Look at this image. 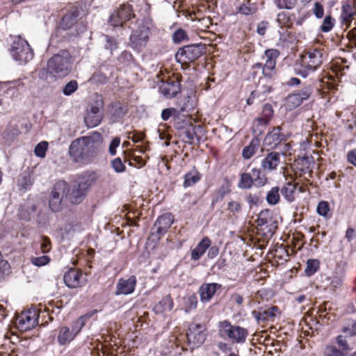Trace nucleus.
<instances>
[{
  "label": "nucleus",
  "instance_id": "f257e3e1",
  "mask_svg": "<svg viewBox=\"0 0 356 356\" xmlns=\"http://www.w3.org/2000/svg\"><path fill=\"white\" fill-rule=\"evenodd\" d=\"M325 58V51L322 48L310 49L304 51L295 65V73L307 78L318 69Z\"/></svg>",
  "mask_w": 356,
  "mask_h": 356
},
{
  "label": "nucleus",
  "instance_id": "f03ea898",
  "mask_svg": "<svg viewBox=\"0 0 356 356\" xmlns=\"http://www.w3.org/2000/svg\"><path fill=\"white\" fill-rule=\"evenodd\" d=\"M348 60L345 58H339L334 60L331 67L332 74L328 72H323L321 77L318 81L317 90L319 94L323 97L330 90H335L337 86V79L345 74V70L349 68L347 65Z\"/></svg>",
  "mask_w": 356,
  "mask_h": 356
},
{
  "label": "nucleus",
  "instance_id": "7ed1b4c3",
  "mask_svg": "<svg viewBox=\"0 0 356 356\" xmlns=\"http://www.w3.org/2000/svg\"><path fill=\"white\" fill-rule=\"evenodd\" d=\"M81 8L77 4L69 5L63 10L62 17L58 22V29L71 31L76 36L86 30L81 14Z\"/></svg>",
  "mask_w": 356,
  "mask_h": 356
},
{
  "label": "nucleus",
  "instance_id": "20e7f679",
  "mask_svg": "<svg viewBox=\"0 0 356 356\" xmlns=\"http://www.w3.org/2000/svg\"><path fill=\"white\" fill-rule=\"evenodd\" d=\"M280 54L279 50L276 49H266L262 56L265 62L264 63L257 62L252 65L249 72L250 76L254 79L261 73L265 79H273L277 73L276 64Z\"/></svg>",
  "mask_w": 356,
  "mask_h": 356
},
{
  "label": "nucleus",
  "instance_id": "39448f33",
  "mask_svg": "<svg viewBox=\"0 0 356 356\" xmlns=\"http://www.w3.org/2000/svg\"><path fill=\"white\" fill-rule=\"evenodd\" d=\"M42 311L48 314H49L50 312L58 314L59 313V308H55L53 304L49 302L48 305H40L38 309L33 307L24 311L17 316L15 321L16 327L22 332H25L33 328L38 324L40 315L39 312H42Z\"/></svg>",
  "mask_w": 356,
  "mask_h": 356
},
{
  "label": "nucleus",
  "instance_id": "423d86ee",
  "mask_svg": "<svg viewBox=\"0 0 356 356\" xmlns=\"http://www.w3.org/2000/svg\"><path fill=\"white\" fill-rule=\"evenodd\" d=\"M72 60L70 52L61 49L53 55L47 61V72L54 77L63 78L67 76L72 70Z\"/></svg>",
  "mask_w": 356,
  "mask_h": 356
},
{
  "label": "nucleus",
  "instance_id": "0eeeda50",
  "mask_svg": "<svg viewBox=\"0 0 356 356\" xmlns=\"http://www.w3.org/2000/svg\"><path fill=\"white\" fill-rule=\"evenodd\" d=\"M131 33L129 36L131 47L138 51H143L147 46L153 28L152 22L143 19H137L134 26L130 27Z\"/></svg>",
  "mask_w": 356,
  "mask_h": 356
},
{
  "label": "nucleus",
  "instance_id": "6e6552de",
  "mask_svg": "<svg viewBox=\"0 0 356 356\" xmlns=\"http://www.w3.org/2000/svg\"><path fill=\"white\" fill-rule=\"evenodd\" d=\"M206 51V47L202 44H195L184 46L179 48L175 54L176 60L181 63L182 67L188 68L201 57Z\"/></svg>",
  "mask_w": 356,
  "mask_h": 356
},
{
  "label": "nucleus",
  "instance_id": "1a4fd4ad",
  "mask_svg": "<svg viewBox=\"0 0 356 356\" xmlns=\"http://www.w3.org/2000/svg\"><path fill=\"white\" fill-rule=\"evenodd\" d=\"M92 147L90 136L81 137L72 143L69 153L74 161L86 162L91 156Z\"/></svg>",
  "mask_w": 356,
  "mask_h": 356
},
{
  "label": "nucleus",
  "instance_id": "9d476101",
  "mask_svg": "<svg viewBox=\"0 0 356 356\" xmlns=\"http://www.w3.org/2000/svg\"><path fill=\"white\" fill-rule=\"evenodd\" d=\"M10 52L12 57L20 63H26L33 58V51L28 42L20 36L13 41Z\"/></svg>",
  "mask_w": 356,
  "mask_h": 356
},
{
  "label": "nucleus",
  "instance_id": "9b49d317",
  "mask_svg": "<svg viewBox=\"0 0 356 356\" xmlns=\"http://www.w3.org/2000/svg\"><path fill=\"white\" fill-rule=\"evenodd\" d=\"M219 332L221 337L227 338L235 343H243L248 334L246 329L240 326L233 325L227 321L220 323Z\"/></svg>",
  "mask_w": 356,
  "mask_h": 356
},
{
  "label": "nucleus",
  "instance_id": "f8f14e48",
  "mask_svg": "<svg viewBox=\"0 0 356 356\" xmlns=\"http://www.w3.org/2000/svg\"><path fill=\"white\" fill-rule=\"evenodd\" d=\"M104 106L103 98L97 95L94 102L90 105L84 117V122L88 127L92 128L97 126L103 118L102 109Z\"/></svg>",
  "mask_w": 356,
  "mask_h": 356
},
{
  "label": "nucleus",
  "instance_id": "ddd939ff",
  "mask_svg": "<svg viewBox=\"0 0 356 356\" xmlns=\"http://www.w3.org/2000/svg\"><path fill=\"white\" fill-rule=\"evenodd\" d=\"M83 327L82 319H76L70 327L62 326L59 328L58 332V343L60 346H66L72 342L76 337L81 332Z\"/></svg>",
  "mask_w": 356,
  "mask_h": 356
},
{
  "label": "nucleus",
  "instance_id": "4468645a",
  "mask_svg": "<svg viewBox=\"0 0 356 356\" xmlns=\"http://www.w3.org/2000/svg\"><path fill=\"white\" fill-rule=\"evenodd\" d=\"M69 191V186L64 181H59L54 185L49 199V207L53 211L60 209L61 202Z\"/></svg>",
  "mask_w": 356,
  "mask_h": 356
},
{
  "label": "nucleus",
  "instance_id": "2eb2a0df",
  "mask_svg": "<svg viewBox=\"0 0 356 356\" xmlns=\"http://www.w3.org/2000/svg\"><path fill=\"white\" fill-rule=\"evenodd\" d=\"M181 91V83L178 77L174 74L168 76L161 81L159 92L164 97L171 99Z\"/></svg>",
  "mask_w": 356,
  "mask_h": 356
},
{
  "label": "nucleus",
  "instance_id": "dca6fc26",
  "mask_svg": "<svg viewBox=\"0 0 356 356\" xmlns=\"http://www.w3.org/2000/svg\"><path fill=\"white\" fill-rule=\"evenodd\" d=\"M356 16V0H346L342 2L339 22L341 28L348 29Z\"/></svg>",
  "mask_w": 356,
  "mask_h": 356
},
{
  "label": "nucleus",
  "instance_id": "f3484780",
  "mask_svg": "<svg viewBox=\"0 0 356 356\" xmlns=\"http://www.w3.org/2000/svg\"><path fill=\"white\" fill-rule=\"evenodd\" d=\"M135 17V14L131 5L124 3L118 10L110 17V23L113 26H121L122 24Z\"/></svg>",
  "mask_w": 356,
  "mask_h": 356
},
{
  "label": "nucleus",
  "instance_id": "a211bd4d",
  "mask_svg": "<svg viewBox=\"0 0 356 356\" xmlns=\"http://www.w3.org/2000/svg\"><path fill=\"white\" fill-rule=\"evenodd\" d=\"M129 108L128 102L115 100L108 106V115L113 122L122 120L127 114Z\"/></svg>",
  "mask_w": 356,
  "mask_h": 356
},
{
  "label": "nucleus",
  "instance_id": "6ab92c4d",
  "mask_svg": "<svg viewBox=\"0 0 356 356\" xmlns=\"http://www.w3.org/2000/svg\"><path fill=\"white\" fill-rule=\"evenodd\" d=\"M261 172L259 170L253 169L252 174L243 173L241 176L238 186L240 188H250L254 183L257 186H262L266 183V179L260 177Z\"/></svg>",
  "mask_w": 356,
  "mask_h": 356
},
{
  "label": "nucleus",
  "instance_id": "aec40b11",
  "mask_svg": "<svg viewBox=\"0 0 356 356\" xmlns=\"http://www.w3.org/2000/svg\"><path fill=\"white\" fill-rule=\"evenodd\" d=\"M65 284L69 288H77L83 286L87 280L81 270L76 268H70L64 275Z\"/></svg>",
  "mask_w": 356,
  "mask_h": 356
},
{
  "label": "nucleus",
  "instance_id": "412c9836",
  "mask_svg": "<svg viewBox=\"0 0 356 356\" xmlns=\"http://www.w3.org/2000/svg\"><path fill=\"white\" fill-rule=\"evenodd\" d=\"M174 124L179 134H197V131H200L202 129L200 126H194L191 119L186 116L181 118L177 115L175 118Z\"/></svg>",
  "mask_w": 356,
  "mask_h": 356
},
{
  "label": "nucleus",
  "instance_id": "4be33fe9",
  "mask_svg": "<svg viewBox=\"0 0 356 356\" xmlns=\"http://www.w3.org/2000/svg\"><path fill=\"white\" fill-rule=\"evenodd\" d=\"M205 337L202 327L199 325H191L187 333L188 343L193 346V348L202 344L205 340Z\"/></svg>",
  "mask_w": 356,
  "mask_h": 356
},
{
  "label": "nucleus",
  "instance_id": "5701e85b",
  "mask_svg": "<svg viewBox=\"0 0 356 356\" xmlns=\"http://www.w3.org/2000/svg\"><path fill=\"white\" fill-rule=\"evenodd\" d=\"M136 284L135 276H130L127 279L121 278L119 280L116 286V295H129L134 292Z\"/></svg>",
  "mask_w": 356,
  "mask_h": 356
},
{
  "label": "nucleus",
  "instance_id": "b1692460",
  "mask_svg": "<svg viewBox=\"0 0 356 356\" xmlns=\"http://www.w3.org/2000/svg\"><path fill=\"white\" fill-rule=\"evenodd\" d=\"M173 223V216L170 213H165L160 216L154 224V228L158 234H164Z\"/></svg>",
  "mask_w": 356,
  "mask_h": 356
},
{
  "label": "nucleus",
  "instance_id": "393cba45",
  "mask_svg": "<svg viewBox=\"0 0 356 356\" xmlns=\"http://www.w3.org/2000/svg\"><path fill=\"white\" fill-rule=\"evenodd\" d=\"M220 287V285L216 283H208L202 284L200 289V293L202 301H209L216 292L217 289H219Z\"/></svg>",
  "mask_w": 356,
  "mask_h": 356
},
{
  "label": "nucleus",
  "instance_id": "a878e982",
  "mask_svg": "<svg viewBox=\"0 0 356 356\" xmlns=\"http://www.w3.org/2000/svg\"><path fill=\"white\" fill-rule=\"evenodd\" d=\"M277 312V307H272L270 308L266 309H261L258 312L254 311L252 312V315L259 322L266 321L275 316Z\"/></svg>",
  "mask_w": 356,
  "mask_h": 356
},
{
  "label": "nucleus",
  "instance_id": "bb28decb",
  "mask_svg": "<svg viewBox=\"0 0 356 356\" xmlns=\"http://www.w3.org/2000/svg\"><path fill=\"white\" fill-rule=\"evenodd\" d=\"M294 14H291L286 11H281L277 15L276 21L279 26L282 29H292L293 26V22L291 16Z\"/></svg>",
  "mask_w": 356,
  "mask_h": 356
},
{
  "label": "nucleus",
  "instance_id": "cd10ccee",
  "mask_svg": "<svg viewBox=\"0 0 356 356\" xmlns=\"http://www.w3.org/2000/svg\"><path fill=\"white\" fill-rule=\"evenodd\" d=\"M96 179L97 177L95 173H84L79 179V190H81V191H86L95 182Z\"/></svg>",
  "mask_w": 356,
  "mask_h": 356
},
{
  "label": "nucleus",
  "instance_id": "c85d7f7f",
  "mask_svg": "<svg viewBox=\"0 0 356 356\" xmlns=\"http://www.w3.org/2000/svg\"><path fill=\"white\" fill-rule=\"evenodd\" d=\"M211 241L208 238H204L192 251L191 258L193 260H198L211 245Z\"/></svg>",
  "mask_w": 356,
  "mask_h": 356
},
{
  "label": "nucleus",
  "instance_id": "c756f323",
  "mask_svg": "<svg viewBox=\"0 0 356 356\" xmlns=\"http://www.w3.org/2000/svg\"><path fill=\"white\" fill-rule=\"evenodd\" d=\"M258 10V6L256 2L252 0H244L243 3L238 8L237 12L244 15H252Z\"/></svg>",
  "mask_w": 356,
  "mask_h": 356
},
{
  "label": "nucleus",
  "instance_id": "7c9ffc66",
  "mask_svg": "<svg viewBox=\"0 0 356 356\" xmlns=\"http://www.w3.org/2000/svg\"><path fill=\"white\" fill-rule=\"evenodd\" d=\"M280 163V154L270 153L262 161V167L266 170H275Z\"/></svg>",
  "mask_w": 356,
  "mask_h": 356
},
{
  "label": "nucleus",
  "instance_id": "2f4dec72",
  "mask_svg": "<svg viewBox=\"0 0 356 356\" xmlns=\"http://www.w3.org/2000/svg\"><path fill=\"white\" fill-rule=\"evenodd\" d=\"M181 102V111L186 112L187 115H191L197 104L195 96H186Z\"/></svg>",
  "mask_w": 356,
  "mask_h": 356
},
{
  "label": "nucleus",
  "instance_id": "473e14b6",
  "mask_svg": "<svg viewBox=\"0 0 356 356\" xmlns=\"http://www.w3.org/2000/svg\"><path fill=\"white\" fill-rule=\"evenodd\" d=\"M189 17L193 21L197 20L198 24H197L196 26L197 29H200L202 31H207L208 29H209L210 26L212 25V19L210 17H203L199 18L197 17L195 13H190Z\"/></svg>",
  "mask_w": 356,
  "mask_h": 356
},
{
  "label": "nucleus",
  "instance_id": "72a5a7b5",
  "mask_svg": "<svg viewBox=\"0 0 356 356\" xmlns=\"http://www.w3.org/2000/svg\"><path fill=\"white\" fill-rule=\"evenodd\" d=\"M173 307L172 300L169 297H165L154 307V311L157 314H163L170 312Z\"/></svg>",
  "mask_w": 356,
  "mask_h": 356
},
{
  "label": "nucleus",
  "instance_id": "f704fd0d",
  "mask_svg": "<svg viewBox=\"0 0 356 356\" xmlns=\"http://www.w3.org/2000/svg\"><path fill=\"white\" fill-rule=\"evenodd\" d=\"M200 174L197 170L193 169L184 175V187L188 188L195 185L200 181Z\"/></svg>",
  "mask_w": 356,
  "mask_h": 356
},
{
  "label": "nucleus",
  "instance_id": "c9c22d12",
  "mask_svg": "<svg viewBox=\"0 0 356 356\" xmlns=\"http://www.w3.org/2000/svg\"><path fill=\"white\" fill-rule=\"evenodd\" d=\"M270 122L260 118H255L252 124L253 134H264L267 129Z\"/></svg>",
  "mask_w": 356,
  "mask_h": 356
},
{
  "label": "nucleus",
  "instance_id": "e433bc0d",
  "mask_svg": "<svg viewBox=\"0 0 356 356\" xmlns=\"http://www.w3.org/2000/svg\"><path fill=\"white\" fill-rule=\"evenodd\" d=\"M335 24V19L329 13L324 17L322 24L319 26V31L322 33H328L332 31Z\"/></svg>",
  "mask_w": 356,
  "mask_h": 356
},
{
  "label": "nucleus",
  "instance_id": "4c0bfd02",
  "mask_svg": "<svg viewBox=\"0 0 356 356\" xmlns=\"http://www.w3.org/2000/svg\"><path fill=\"white\" fill-rule=\"evenodd\" d=\"M298 0H273V3L279 10H293L297 4Z\"/></svg>",
  "mask_w": 356,
  "mask_h": 356
},
{
  "label": "nucleus",
  "instance_id": "58836bf2",
  "mask_svg": "<svg viewBox=\"0 0 356 356\" xmlns=\"http://www.w3.org/2000/svg\"><path fill=\"white\" fill-rule=\"evenodd\" d=\"M300 99L295 92L288 95L284 103L286 109L291 111L300 106L302 103Z\"/></svg>",
  "mask_w": 356,
  "mask_h": 356
},
{
  "label": "nucleus",
  "instance_id": "ea45409f",
  "mask_svg": "<svg viewBox=\"0 0 356 356\" xmlns=\"http://www.w3.org/2000/svg\"><path fill=\"white\" fill-rule=\"evenodd\" d=\"M296 188L295 184L288 182L282 189V194L288 202H291L294 200Z\"/></svg>",
  "mask_w": 356,
  "mask_h": 356
},
{
  "label": "nucleus",
  "instance_id": "a19ab883",
  "mask_svg": "<svg viewBox=\"0 0 356 356\" xmlns=\"http://www.w3.org/2000/svg\"><path fill=\"white\" fill-rule=\"evenodd\" d=\"M273 115L274 110L273 106L269 103L264 104L262 107V111L259 118H263L268 122H270Z\"/></svg>",
  "mask_w": 356,
  "mask_h": 356
},
{
  "label": "nucleus",
  "instance_id": "79ce46f5",
  "mask_svg": "<svg viewBox=\"0 0 356 356\" xmlns=\"http://www.w3.org/2000/svg\"><path fill=\"white\" fill-rule=\"evenodd\" d=\"M313 92V87L312 85H307L303 87L298 92H295L296 95L298 96L300 100L303 103L304 101L307 100Z\"/></svg>",
  "mask_w": 356,
  "mask_h": 356
},
{
  "label": "nucleus",
  "instance_id": "37998d69",
  "mask_svg": "<svg viewBox=\"0 0 356 356\" xmlns=\"http://www.w3.org/2000/svg\"><path fill=\"white\" fill-rule=\"evenodd\" d=\"M310 13L317 19H322L325 14V8L323 3L320 1H315L313 4Z\"/></svg>",
  "mask_w": 356,
  "mask_h": 356
},
{
  "label": "nucleus",
  "instance_id": "c03bdc74",
  "mask_svg": "<svg viewBox=\"0 0 356 356\" xmlns=\"http://www.w3.org/2000/svg\"><path fill=\"white\" fill-rule=\"evenodd\" d=\"M106 43L104 44L105 49L109 50L111 54L118 48V42L117 39L108 35H104Z\"/></svg>",
  "mask_w": 356,
  "mask_h": 356
},
{
  "label": "nucleus",
  "instance_id": "a18cd8bd",
  "mask_svg": "<svg viewBox=\"0 0 356 356\" xmlns=\"http://www.w3.org/2000/svg\"><path fill=\"white\" fill-rule=\"evenodd\" d=\"M319 268V261L317 259H309L307 262L305 273L308 276L313 275Z\"/></svg>",
  "mask_w": 356,
  "mask_h": 356
},
{
  "label": "nucleus",
  "instance_id": "49530a36",
  "mask_svg": "<svg viewBox=\"0 0 356 356\" xmlns=\"http://www.w3.org/2000/svg\"><path fill=\"white\" fill-rule=\"evenodd\" d=\"M279 188L273 187L267 194L266 200L270 204H275L279 202Z\"/></svg>",
  "mask_w": 356,
  "mask_h": 356
},
{
  "label": "nucleus",
  "instance_id": "de8ad7c7",
  "mask_svg": "<svg viewBox=\"0 0 356 356\" xmlns=\"http://www.w3.org/2000/svg\"><path fill=\"white\" fill-rule=\"evenodd\" d=\"M90 81L93 83L104 84L107 82L108 78L104 72H96L93 73Z\"/></svg>",
  "mask_w": 356,
  "mask_h": 356
},
{
  "label": "nucleus",
  "instance_id": "09e8293b",
  "mask_svg": "<svg viewBox=\"0 0 356 356\" xmlns=\"http://www.w3.org/2000/svg\"><path fill=\"white\" fill-rule=\"evenodd\" d=\"M265 96L263 95L260 90L256 89L251 92L250 95L248 98L246 102L248 105H252L254 103L255 99L262 101L264 99Z\"/></svg>",
  "mask_w": 356,
  "mask_h": 356
},
{
  "label": "nucleus",
  "instance_id": "8fccbe9b",
  "mask_svg": "<svg viewBox=\"0 0 356 356\" xmlns=\"http://www.w3.org/2000/svg\"><path fill=\"white\" fill-rule=\"evenodd\" d=\"M318 215L327 218L329 216L330 207L327 202L321 201L318 203L316 209Z\"/></svg>",
  "mask_w": 356,
  "mask_h": 356
},
{
  "label": "nucleus",
  "instance_id": "3c124183",
  "mask_svg": "<svg viewBox=\"0 0 356 356\" xmlns=\"http://www.w3.org/2000/svg\"><path fill=\"white\" fill-rule=\"evenodd\" d=\"M78 89V83L76 80H72L68 82L63 90L65 95L69 96Z\"/></svg>",
  "mask_w": 356,
  "mask_h": 356
},
{
  "label": "nucleus",
  "instance_id": "603ef678",
  "mask_svg": "<svg viewBox=\"0 0 356 356\" xmlns=\"http://www.w3.org/2000/svg\"><path fill=\"white\" fill-rule=\"evenodd\" d=\"M31 263L36 266H43L47 265L50 261L48 256L42 255L40 257H33L31 259Z\"/></svg>",
  "mask_w": 356,
  "mask_h": 356
},
{
  "label": "nucleus",
  "instance_id": "864d4df0",
  "mask_svg": "<svg viewBox=\"0 0 356 356\" xmlns=\"http://www.w3.org/2000/svg\"><path fill=\"white\" fill-rule=\"evenodd\" d=\"M31 184V177L29 174L22 175L18 180V185L24 190L29 188Z\"/></svg>",
  "mask_w": 356,
  "mask_h": 356
},
{
  "label": "nucleus",
  "instance_id": "5fc2aeb1",
  "mask_svg": "<svg viewBox=\"0 0 356 356\" xmlns=\"http://www.w3.org/2000/svg\"><path fill=\"white\" fill-rule=\"evenodd\" d=\"M48 143L47 142H41L38 143L35 148V153L39 157H44L47 149Z\"/></svg>",
  "mask_w": 356,
  "mask_h": 356
},
{
  "label": "nucleus",
  "instance_id": "6e6d98bb",
  "mask_svg": "<svg viewBox=\"0 0 356 356\" xmlns=\"http://www.w3.org/2000/svg\"><path fill=\"white\" fill-rule=\"evenodd\" d=\"M177 116V111L174 108H168L163 109L161 113L162 119L165 121L168 120L170 117L175 119Z\"/></svg>",
  "mask_w": 356,
  "mask_h": 356
},
{
  "label": "nucleus",
  "instance_id": "4d7b16f0",
  "mask_svg": "<svg viewBox=\"0 0 356 356\" xmlns=\"http://www.w3.org/2000/svg\"><path fill=\"white\" fill-rule=\"evenodd\" d=\"M173 40L176 43H179L187 38V34L182 29H177L172 36Z\"/></svg>",
  "mask_w": 356,
  "mask_h": 356
},
{
  "label": "nucleus",
  "instance_id": "13d9d810",
  "mask_svg": "<svg viewBox=\"0 0 356 356\" xmlns=\"http://www.w3.org/2000/svg\"><path fill=\"white\" fill-rule=\"evenodd\" d=\"M269 27V22L268 21L260 22L257 26V33L264 36L266 33V31Z\"/></svg>",
  "mask_w": 356,
  "mask_h": 356
},
{
  "label": "nucleus",
  "instance_id": "bf43d9fd",
  "mask_svg": "<svg viewBox=\"0 0 356 356\" xmlns=\"http://www.w3.org/2000/svg\"><path fill=\"white\" fill-rule=\"evenodd\" d=\"M325 356H343V353L335 347L330 346L325 350Z\"/></svg>",
  "mask_w": 356,
  "mask_h": 356
},
{
  "label": "nucleus",
  "instance_id": "052dcab7",
  "mask_svg": "<svg viewBox=\"0 0 356 356\" xmlns=\"http://www.w3.org/2000/svg\"><path fill=\"white\" fill-rule=\"evenodd\" d=\"M112 167L113 168L115 171L117 172H122L124 170V168H125L124 164L122 163V161L119 158L115 159L112 161Z\"/></svg>",
  "mask_w": 356,
  "mask_h": 356
},
{
  "label": "nucleus",
  "instance_id": "680f3d73",
  "mask_svg": "<svg viewBox=\"0 0 356 356\" xmlns=\"http://www.w3.org/2000/svg\"><path fill=\"white\" fill-rule=\"evenodd\" d=\"M330 280V286L333 289H337L340 287L343 284V278L341 276L334 275Z\"/></svg>",
  "mask_w": 356,
  "mask_h": 356
},
{
  "label": "nucleus",
  "instance_id": "e2e57ef3",
  "mask_svg": "<svg viewBox=\"0 0 356 356\" xmlns=\"http://www.w3.org/2000/svg\"><path fill=\"white\" fill-rule=\"evenodd\" d=\"M40 249L43 253H46L50 251L51 244L49 238L42 237L40 241Z\"/></svg>",
  "mask_w": 356,
  "mask_h": 356
},
{
  "label": "nucleus",
  "instance_id": "0e129e2a",
  "mask_svg": "<svg viewBox=\"0 0 356 356\" xmlns=\"http://www.w3.org/2000/svg\"><path fill=\"white\" fill-rule=\"evenodd\" d=\"M343 332L349 337L356 335V321L350 326L343 327Z\"/></svg>",
  "mask_w": 356,
  "mask_h": 356
},
{
  "label": "nucleus",
  "instance_id": "69168bd1",
  "mask_svg": "<svg viewBox=\"0 0 356 356\" xmlns=\"http://www.w3.org/2000/svg\"><path fill=\"white\" fill-rule=\"evenodd\" d=\"M120 143V140L118 138H115L111 141L109 147V152L111 155H115L116 154V148L119 147Z\"/></svg>",
  "mask_w": 356,
  "mask_h": 356
},
{
  "label": "nucleus",
  "instance_id": "338daca9",
  "mask_svg": "<svg viewBox=\"0 0 356 356\" xmlns=\"http://www.w3.org/2000/svg\"><path fill=\"white\" fill-rule=\"evenodd\" d=\"M228 209L232 213H236L241 210V204L238 202L236 201H231L228 204Z\"/></svg>",
  "mask_w": 356,
  "mask_h": 356
},
{
  "label": "nucleus",
  "instance_id": "774afa93",
  "mask_svg": "<svg viewBox=\"0 0 356 356\" xmlns=\"http://www.w3.org/2000/svg\"><path fill=\"white\" fill-rule=\"evenodd\" d=\"M347 38L356 48V26L348 32Z\"/></svg>",
  "mask_w": 356,
  "mask_h": 356
}]
</instances>
